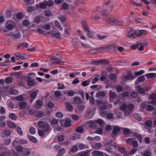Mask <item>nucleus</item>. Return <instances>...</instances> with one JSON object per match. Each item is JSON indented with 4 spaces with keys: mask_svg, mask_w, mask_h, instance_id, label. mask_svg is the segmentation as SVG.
Here are the masks:
<instances>
[{
    "mask_svg": "<svg viewBox=\"0 0 156 156\" xmlns=\"http://www.w3.org/2000/svg\"><path fill=\"white\" fill-rule=\"evenodd\" d=\"M37 126L42 130L38 131L39 135L42 137H44V133L48 135L52 130L50 125L47 122H44L42 121H39L37 122Z\"/></svg>",
    "mask_w": 156,
    "mask_h": 156,
    "instance_id": "nucleus-1",
    "label": "nucleus"
},
{
    "mask_svg": "<svg viewBox=\"0 0 156 156\" xmlns=\"http://www.w3.org/2000/svg\"><path fill=\"white\" fill-rule=\"evenodd\" d=\"M109 62L108 60L101 59L98 60H93L90 62V64L94 66L107 64Z\"/></svg>",
    "mask_w": 156,
    "mask_h": 156,
    "instance_id": "nucleus-2",
    "label": "nucleus"
},
{
    "mask_svg": "<svg viewBox=\"0 0 156 156\" xmlns=\"http://www.w3.org/2000/svg\"><path fill=\"white\" fill-rule=\"evenodd\" d=\"M49 62L51 65H55L59 64L60 63H63V61L59 58H55V56H54L50 59Z\"/></svg>",
    "mask_w": 156,
    "mask_h": 156,
    "instance_id": "nucleus-3",
    "label": "nucleus"
},
{
    "mask_svg": "<svg viewBox=\"0 0 156 156\" xmlns=\"http://www.w3.org/2000/svg\"><path fill=\"white\" fill-rule=\"evenodd\" d=\"M104 50L103 47L100 48H95L89 51V52L91 54L94 55Z\"/></svg>",
    "mask_w": 156,
    "mask_h": 156,
    "instance_id": "nucleus-4",
    "label": "nucleus"
},
{
    "mask_svg": "<svg viewBox=\"0 0 156 156\" xmlns=\"http://www.w3.org/2000/svg\"><path fill=\"white\" fill-rule=\"evenodd\" d=\"M120 132V128L116 126H113L112 132V133L113 136H116Z\"/></svg>",
    "mask_w": 156,
    "mask_h": 156,
    "instance_id": "nucleus-5",
    "label": "nucleus"
},
{
    "mask_svg": "<svg viewBox=\"0 0 156 156\" xmlns=\"http://www.w3.org/2000/svg\"><path fill=\"white\" fill-rule=\"evenodd\" d=\"M9 35L14 39H20L21 38V34L20 32H18L17 34H13L12 32H11Z\"/></svg>",
    "mask_w": 156,
    "mask_h": 156,
    "instance_id": "nucleus-6",
    "label": "nucleus"
},
{
    "mask_svg": "<svg viewBox=\"0 0 156 156\" xmlns=\"http://www.w3.org/2000/svg\"><path fill=\"white\" fill-rule=\"evenodd\" d=\"M133 30H134L132 28H131L130 30H129L128 34V36L129 38L135 37L136 36L135 31Z\"/></svg>",
    "mask_w": 156,
    "mask_h": 156,
    "instance_id": "nucleus-7",
    "label": "nucleus"
},
{
    "mask_svg": "<svg viewBox=\"0 0 156 156\" xmlns=\"http://www.w3.org/2000/svg\"><path fill=\"white\" fill-rule=\"evenodd\" d=\"M116 19L115 18L111 17L105 20V21L106 23L109 24H115Z\"/></svg>",
    "mask_w": 156,
    "mask_h": 156,
    "instance_id": "nucleus-8",
    "label": "nucleus"
},
{
    "mask_svg": "<svg viewBox=\"0 0 156 156\" xmlns=\"http://www.w3.org/2000/svg\"><path fill=\"white\" fill-rule=\"evenodd\" d=\"M92 154L94 156H103L104 153L102 152L96 150L92 152Z\"/></svg>",
    "mask_w": 156,
    "mask_h": 156,
    "instance_id": "nucleus-9",
    "label": "nucleus"
},
{
    "mask_svg": "<svg viewBox=\"0 0 156 156\" xmlns=\"http://www.w3.org/2000/svg\"><path fill=\"white\" fill-rule=\"evenodd\" d=\"M63 123L65 126L66 127H69L71 125L70 119H69L68 120H66L65 121H61L60 122L61 125H63Z\"/></svg>",
    "mask_w": 156,
    "mask_h": 156,
    "instance_id": "nucleus-10",
    "label": "nucleus"
},
{
    "mask_svg": "<svg viewBox=\"0 0 156 156\" xmlns=\"http://www.w3.org/2000/svg\"><path fill=\"white\" fill-rule=\"evenodd\" d=\"M50 122L52 126L54 128H55L58 125V121L57 119H53L50 120Z\"/></svg>",
    "mask_w": 156,
    "mask_h": 156,
    "instance_id": "nucleus-11",
    "label": "nucleus"
},
{
    "mask_svg": "<svg viewBox=\"0 0 156 156\" xmlns=\"http://www.w3.org/2000/svg\"><path fill=\"white\" fill-rule=\"evenodd\" d=\"M112 7H111L110 9H108L105 10H103L101 12V13L103 16H106L112 10Z\"/></svg>",
    "mask_w": 156,
    "mask_h": 156,
    "instance_id": "nucleus-12",
    "label": "nucleus"
},
{
    "mask_svg": "<svg viewBox=\"0 0 156 156\" xmlns=\"http://www.w3.org/2000/svg\"><path fill=\"white\" fill-rule=\"evenodd\" d=\"M65 104L66 108L69 111L71 112L73 110V107L70 102L66 101Z\"/></svg>",
    "mask_w": 156,
    "mask_h": 156,
    "instance_id": "nucleus-13",
    "label": "nucleus"
},
{
    "mask_svg": "<svg viewBox=\"0 0 156 156\" xmlns=\"http://www.w3.org/2000/svg\"><path fill=\"white\" fill-rule=\"evenodd\" d=\"M93 115V112L90 109L87 110L86 114V117L88 119L91 118Z\"/></svg>",
    "mask_w": 156,
    "mask_h": 156,
    "instance_id": "nucleus-14",
    "label": "nucleus"
},
{
    "mask_svg": "<svg viewBox=\"0 0 156 156\" xmlns=\"http://www.w3.org/2000/svg\"><path fill=\"white\" fill-rule=\"evenodd\" d=\"M52 36L57 39H59L60 37V33L58 31H53L51 33Z\"/></svg>",
    "mask_w": 156,
    "mask_h": 156,
    "instance_id": "nucleus-15",
    "label": "nucleus"
},
{
    "mask_svg": "<svg viewBox=\"0 0 156 156\" xmlns=\"http://www.w3.org/2000/svg\"><path fill=\"white\" fill-rule=\"evenodd\" d=\"M36 117L37 118H41L45 116L44 113L41 111H39L35 113Z\"/></svg>",
    "mask_w": 156,
    "mask_h": 156,
    "instance_id": "nucleus-16",
    "label": "nucleus"
},
{
    "mask_svg": "<svg viewBox=\"0 0 156 156\" xmlns=\"http://www.w3.org/2000/svg\"><path fill=\"white\" fill-rule=\"evenodd\" d=\"M145 77L144 76H141L139 77L135 82V85H139L138 82H142L144 81Z\"/></svg>",
    "mask_w": 156,
    "mask_h": 156,
    "instance_id": "nucleus-17",
    "label": "nucleus"
},
{
    "mask_svg": "<svg viewBox=\"0 0 156 156\" xmlns=\"http://www.w3.org/2000/svg\"><path fill=\"white\" fill-rule=\"evenodd\" d=\"M81 24L84 30L86 31H87L90 30L89 27L86 21L84 20L82 21L81 22Z\"/></svg>",
    "mask_w": 156,
    "mask_h": 156,
    "instance_id": "nucleus-18",
    "label": "nucleus"
},
{
    "mask_svg": "<svg viewBox=\"0 0 156 156\" xmlns=\"http://www.w3.org/2000/svg\"><path fill=\"white\" fill-rule=\"evenodd\" d=\"M7 126L10 128L14 129L16 127V124L11 121L7 122Z\"/></svg>",
    "mask_w": 156,
    "mask_h": 156,
    "instance_id": "nucleus-19",
    "label": "nucleus"
},
{
    "mask_svg": "<svg viewBox=\"0 0 156 156\" xmlns=\"http://www.w3.org/2000/svg\"><path fill=\"white\" fill-rule=\"evenodd\" d=\"M147 32L144 30H137L135 31L136 36H140L143 34H146Z\"/></svg>",
    "mask_w": 156,
    "mask_h": 156,
    "instance_id": "nucleus-20",
    "label": "nucleus"
},
{
    "mask_svg": "<svg viewBox=\"0 0 156 156\" xmlns=\"http://www.w3.org/2000/svg\"><path fill=\"white\" fill-rule=\"evenodd\" d=\"M94 122L100 125L104 126L105 125V122L101 119H98L94 120Z\"/></svg>",
    "mask_w": 156,
    "mask_h": 156,
    "instance_id": "nucleus-21",
    "label": "nucleus"
},
{
    "mask_svg": "<svg viewBox=\"0 0 156 156\" xmlns=\"http://www.w3.org/2000/svg\"><path fill=\"white\" fill-rule=\"evenodd\" d=\"M124 24V23L122 20L121 19L117 20L116 19L115 24V25L123 26Z\"/></svg>",
    "mask_w": 156,
    "mask_h": 156,
    "instance_id": "nucleus-22",
    "label": "nucleus"
},
{
    "mask_svg": "<svg viewBox=\"0 0 156 156\" xmlns=\"http://www.w3.org/2000/svg\"><path fill=\"white\" fill-rule=\"evenodd\" d=\"M117 47V46L115 44H111L108 45L107 48L110 50L113 51L115 50Z\"/></svg>",
    "mask_w": 156,
    "mask_h": 156,
    "instance_id": "nucleus-23",
    "label": "nucleus"
},
{
    "mask_svg": "<svg viewBox=\"0 0 156 156\" xmlns=\"http://www.w3.org/2000/svg\"><path fill=\"white\" fill-rule=\"evenodd\" d=\"M54 24L59 30H62V28L61 27L59 22L58 21L55 20L54 22Z\"/></svg>",
    "mask_w": 156,
    "mask_h": 156,
    "instance_id": "nucleus-24",
    "label": "nucleus"
},
{
    "mask_svg": "<svg viewBox=\"0 0 156 156\" xmlns=\"http://www.w3.org/2000/svg\"><path fill=\"white\" fill-rule=\"evenodd\" d=\"M44 2H45L47 5V6L49 7H51L54 4V2L51 0H49L48 1H44Z\"/></svg>",
    "mask_w": 156,
    "mask_h": 156,
    "instance_id": "nucleus-25",
    "label": "nucleus"
},
{
    "mask_svg": "<svg viewBox=\"0 0 156 156\" xmlns=\"http://www.w3.org/2000/svg\"><path fill=\"white\" fill-rule=\"evenodd\" d=\"M9 117L10 119L13 120H15L17 119V116L16 115L12 113L9 114Z\"/></svg>",
    "mask_w": 156,
    "mask_h": 156,
    "instance_id": "nucleus-26",
    "label": "nucleus"
},
{
    "mask_svg": "<svg viewBox=\"0 0 156 156\" xmlns=\"http://www.w3.org/2000/svg\"><path fill=\"white\" fill-rule=\"evenodd\" d=\"M105 95V94L103 91H100L97 93L96 94L97 97L100 98L104 97Z\"/></svg>",
    "mask_w": 156,
    "mask_h": 156,
    "instance_id": "nucleus-27",
    "label": "nucleus"
},
{
    "mask_svg": "<svg viewBox=\"0 0 156 156\" xmlns=\"http://www.w3.org/2000/svg\"><path fill=\"white\" fill-rule=\"evenodd\" d=\"M41 17L40 16H37L35 17L34 20V22L37 24L41 22Z\"/></svg>",
    "mask_w": 156,
    "mask_h": 156,
    "instance_id": "nucleus-28",
    "label": "nucleus"
},
{
    "mask_svg": "<svg viewBox=\"0 0 156 156\" xmlns=\"http://www.w3.org/2000/svg\"><path fill=\"white\" fill-rule=\"evenodd\" d=\"M86 107L83 105L79 104L77 105V109L79 111H81L85 110Z\"/></svg>",
    "mask_w": 156,
    "mask_h": 156,
    "instance_id": "nucleus-29",
    "label": "nucleus"
},
{
    "mask_svg": "<svg viewBox=\"0 0 156 156\" xmlns=\"http://www.w3.org/2000/svg\"><path fill=\"white\" fill-rule=\"evenodd\" d=\"M30 149H26L22 153L23 156H28L30 154Z\"/></svg>",
    "mask_w": 156,
    "mask_h": 156,
    "instance_id": "nucleus-30",
    "label": "nucleus"
},
{
    "mask_svg": "<svg viewBox=\"0 0 156 156\" xmlns=\"http://www.w3.org/2000/svg\"><path fill=\"white\" fill-rule=\"evenodd\" d=\"M136 87H137V91L140 94H143L145 91V90L144 89L140 87L139 86H137Z\"/></svg>",
    "mask_w": 156,
    "mask_h": 156,
    "instance_id": "nucleus-31",
    "label": "nucleus"
},
{
    "mask_svg": "<svg viewBox=\"0 0 156 156\" xmlns=\"http://www.w3.org/2000/svg\"><path fill=\"white\" fill-rule=\"evenodd\" d=\"M134 135L135 137H137L139 142H142V136L141 135L137 133H135L134 134Z\"/></svg>",
    "mask_w": 156,
    "mask_h": 156,
    "instance_id": "nucleus-32",
    "label": "nucleus"
},
{
    "mask_svg": "<svg viewBox=\"0 0 156 156\" xmlns=\"http://www.w3.org/2000/svg\"><path fill=\"white\" fill-rule=\"evenodd\" d=\"M16 56L22 59H25L27 58V55L24 54L22 55L20 53H17L16 55Z\"/></svg>",
    "mask_w": 156,
    "mask_h": 156,
    "instance_id": "nucleus-33",
    "label": "nucleus"
},
{
    "mask_svg": "<svg viewBox=\"0 0 156 156\" xmlns=\"http://www.w3.org/2000/svg\"><path fill=\"white\" fill-rule=\"evenodd\" d=\"M15 128L17 133L20 136H22L23 135V133L21 129L18 126H16Z\"/></svg>",
    "mask_w": 156,
    "mask_h": 156,
    "instance_id": "nucleus-34",
    "label": "nucleus"
},
{
    "mask_svg": "<svg viewBox=\"0 0 156 156\" xmlns=\"http://www.w3.org/2000/svg\"><path fill=\"white\" fill-rule=\"evenodd\" d=\"M28 138L30 141L34 143H36L37 142V140L33 136H29Z\"/></svg>",
    "mask_w": 156,
    "mask_h": 156,
    "instance_id": "nucleus-35",
    "label": "nucleus"
},
{
    "mask_svg": "<svg viewBox=\"0 0 156 156\" xmlns=\"http://www.w3.org/2000/svg\"><path fill=\"white\" fill-rule=\"evenodd\" d=\"M109 97L112 98H115L116 97V94L115 92L111 91H109Z\"/></svg>",
    "mask_w": 156,
    "mask_h": 156,
    "instance_id": "nucleus-36",
    "label": "nucleus"
},
{
    "mask_svg": "<svg viewBox=\"0 0 156 156\" xmlns=\"http://www.w3.org/2000/svg\"><path fill=\"white\" fill-rule=\"evenodd\" d=\"M133 116L135 119L139 121H140L142 119V118L140 116V115L138 113H135L133 114Z\"/></svg>",
    "mask_w": 156,
    "mask_h": 156,
    "instance_id": "nucleus-37",
    "label": "nucleus"
},
{
    "mask_svg": "<svg viewBox=\"0 0 156 156\" xmlns=\"http://www.w3.org/2000/svg\"><path fill=\"white\" fill-rule=\"evenodd\" d=\"M126 105L123 104L120 107V109L125 113H126Z\"/></svg>",
    "mask_w": 156,
    "mask_h": 156,
    "instance_id": "nucleus-38",
    "label": "nucleus"
},
{
    "mask_svg": "<svg viewBox=\"0 0 156 156\" xmlns=\"http://www.w3.org/2000/svg\"><path fill=\"white\" fill-rule=\"evenodd\" d=\"M37 90H35L31 93L30 96L32 99L35 98L37 96Z\"/></svg>",
    "mask_w": 156,
    "mask_h": 156,
    "instance_id": "nucleus-39",
    "label": "nucleus"
},
{
    "mask_svg": "<svg viewBox=\"0 0 156 156\" xmlns=\"http://www.w3.org/2000/svg\"><path fill=\"white\" fill-rule=\"evenodd\" d=\"M9 93L11 95H16L18 94L19 91L17 90L12 89L9 90Z\"/></svg>",
    "mask_w": 156,
    "mask_h": 156,
    "instance_id": "nucleus-40",
    "label": "nucleus"
},
{
    "mask_svg": "<svg viewBox=\"0 0 156 156\" xmlns=\"http://www.w3.org/2000/svg\"><path fill=\"white\" fill-rule=\"evenodd\" d=\"M65 150L64 148L61 149L57 155V156H62L65 153Z\"/></svg>",
    "mask_w": 156,
    "mask_h": 156,
    "instance_id": "nucleus-41",
    "label": "nucleus"
},
{
    "mask_svg": "<svg viewBox=\"0 0 156 156\" xmlns=\"http://www.w3.org/2000/svg\"><path fill=\"white\" fill-rule=\"evenodd\" d=\"M57 85L58 86V87L57 88V89H58L63 90L65 89V87L63 83H58Z\"/></svg>",
    "mask_w": 156,
    "mask_h": 156,
    "instance_id": "nucleus-42",
    "label": "nucleus"
},
{
    "mask_svg": "<svg viewBox=\"0 0 156 156\" xmlns=\"http://www.w3.org/2000/svg\"><path fill=\"white\" fill-rule=\"evenodd\" d=\"M90 83L89 79L83 81L82 83V85L84 87H86L89 85Z\"/></svg>",
    "mask_w": 156,
    "mask_h": 156,
    "instance_id": "nucleus-43",
    "label": "nucleus"
},
{
    "mask_svg": "<svg viewBox=\"0 0 156 156\" xmlns=\"http://www.w3.org/2000/svg\"><path fill=\"white\" fill-rule=\"evenodd\" d=\"M74 101L77 104H79L81 102V98L79 97H76L74 98Z\"/></svg>",
    "mask_w": 156,
    "mask_h": 156,
    "instance_id": "nucleus-44",
    "label": "nucleus"
},
{
    "mask_svg": "<svg viewBox=\"0 0 156 156\" xmlns=\"http://www.w3.org/2000/svg\"><path fill=\"white\" fill-rule=\"evenodd\" d=\"M79 147L80 149V150H82L83 149L88 148V147L87 145L82 143L79 144Z\"/></svg>",
    "mask_w": 156,
    "mask_h": 156,
    "instance_id": "nucleus-45",
    "label": "nucleus"
},
{
    "mask_svg": "<svg viewBox=\"0 0 156 156\" xmlns=\"http://www.w3.org/2000/svg\"><path fill=\"white\" fill-rule=\"evenodd\" d=\"M36 132V129L35 128L33 127H31L29 129V132L32 135L34 134Z\"/></svg>",
    "mask_w": 156,
    "mask_h": 156,
    "instance_id": "nucleus-46",
    "label": "nucleus"
},
{
    "mask_svg": "<svg viewBox=\"0 0 156 156\" xmlns=\"http://www.w3.org/2000/svg\"><path fill=\"white\" fill-rule=\"evenodd\" d=\"M67 94L68 96L72 97L75 94V92L73 90H70L68 91Z\"/></svg>",
    "mask_w": 156,
    "mask_h": 156,
    "instance_id": "nucleus-47",
    "label": "nucleus"
},
{
    "mask_svg": "<svg viewBox=\"0 0 156 156\" xmlns=\"http://www.w3.org/2000/svg\"><path fill=\"white\" fill-rule=\"evenodd\" d=\"M130 130L128 128H124L123 129V133L125 135H128L130 133Z\"/></svg>",
    "mask_w": 156,
    "mask_h": 156,
    "instance_id": "nucleus-48",
    "label": "nucleus"
},
{
    "mask_svg": "<svg viewBox=\"0 0 156 156\" xmlns=\"http://www.w3.org/2000/svg\"><path fill=\"white\" fill-rule=\"evenodd\" d=\"M86 32H87V36L89 38H91L93 37V33L90 30L87 31Z\"/></svg>",
    "mask_w": 156,
    "mask_h": 156,
    "instance_id": "nucleus-49",
    "label": "nucleus"
},
{
    "mask_svg": "<svg viewBox=\"0 0 156 156\" xmlns=\"http://www.w3.org/2000/svg\"><path fill=\"white\" fill-rule=\"evenodd\" d=\"M102 147V144L100 143H96L94 145V147L96 149H98Z\"/></svg>",
    "mask_w": 156,
    "mask_h": 156,
    "instance_id": "nucleus-50",
    "label": "nucleus"
},
{
    "mask_svg": "<svg viewBox=\"0 0 156 156\" xmlns=\"http://www.w3.org/2000/svg\"><path fill=\"white\" fill-rule=\"evenodd\" d=\"M113 143V140L110 139L109 140H106L105 143V145H109L112 144Z\"/></svg>",
    "mask_w": 156,
    "mask_h": 156,
    "instance_id": "nucleus-51",
    "label": "nucleus"
},
{
    "mask_svg": "<svg viewBox=\"0 0 156 156\" xmlns=\"http://www.w3.org/2000/svg\"><path fill=\"white\" fill-rule=\"evenodd\" d=\"M27 105V104L24 102H20L19 104V106L21 109L25 108Z\"/></svg>",
    "mask_w": 156,
    "mask_h": 156,
    "instance_id": "nucleus-52",
    "label": "nucleus"
},
{
    "mask_svg": "<svg viewBox=\"0 0 156 156\" xmlns=\"http://www.w3.org/2000/svg\"><path fill=\"white\" fill-rule=\"evenodd\" d=\"M44 14L46 16H51L52 14V12L49 10L45 11L44 12Z\"/></svg>",
    "mask_w": 156,
    "mask_h": 156,
    "instance_id": "nucleus-53",
    "label": "nucleus"
},
{
    "mask_svg": "<svg viewBox=\"0 0 156 156\" xmlns=\"http://www.w3.org/2000/svg\"><path fill=\"white\" fill-rule=\"evenodd\" d=\"M146 109L147 111H151L153 110L154 107L151 105H148L147 106Z\"/></svg>",
    "mask_w": 156,
    "mask_h": 156,
    "instance_id": "nucleus-54",
    "label": "nucleus"
},
{
    "mask_svg": "<svg viewBox=\"0 0 156 156\" xmlns=\"http://www.w3.org/2000/svg\"><path fill=\"white\" fill-rule=\"evenodd\" d=\"M6 28L7 30L10 31L13 29V26L11 24H8L6 26Z\"/></svg>",
    "mask_w": 156,
    "mask_h": 156,
    "instance_id": "nucleus-55",
    "label": "nucleus"
},
{
    "mask_svg": "<svg viewBox=\"0 0 156 156\" xmlns=\"http://www.w3.org/2000/svg\"><path fill=\"white\" fill-rule=\"evenodd\" d=\"M64 139V136L63 135H59L58 136V141L62 142Z\"/></svg>",
    "mask_w": 156,
    "mask_h": 156,
    "instance_id": "nucleus-56",
    "label": "nucleus"
},
{
    "mask_svg": "<svg viewBox=\"0 0 156 156\" xmlns=\"http://www.w3.org/2000/svg\"><path fill=\"white\" fill-rule=\"evenodd\" d=\"M69 7V4H68L65 3L62 5V8L64 9H67Z\"/></svg>",
    "mask_w": 156,
    "mask_h": 156,
    "instance_id": "nucleus-57",
    "label": "nucleus"
},
{
    "mask_svg": "<svg viewBox=\"0 0 156 156\" xmlns=\"http://www.w3.org/2000/svg\"><path fill=\"white\" fill-rule=\"evenodd\" d=\"M127 77L128 80H133L136 77V76H134L133 75L129 74Z\"/></svg>",
    "mask_w": 156,
    "mask_h": 156,
    "instance_id": "nucleus-58",
    "label": "nucleus"
},
{
    "mask_svg": "<svg viewBox=\"0 0 156 156\" xmlns=\"http://www.w3.org/2000/svg\"><path fill=\"white\" fill-rule=\"evenodd\" d=\"M27 84L30 86L33 85L34 84V82L32 79H29L27 81Z\"/></svg>",
    "mask_w": 156,
    "mask_h": 156,
    "instance_id": "nucleus-59",
    "label": "nucleus"
},
{
    "mask_svg": "<svg viewBox=\"0 0 156 156\" xmlns=\"http://www.w3.org/2000/svg\"><path fill=\"white\" fill-rule=\"evenodd\" d=\"M39 7L41 9H43L47 7V5L44 2H42L40 3Z\"/></svg>",
    "mask_w": 156,
    "mask_h": 156,
    "instance_id": "nucleus-60",
    "label": "nucleus"
},
{
    "mask_svg": "<svg viewBox=\"0 0 156 156\" xmlns=\"http://www.w3.org/2000/svg\"><path fill=\"white\" fill-rule=\"evenodd\" d=\"M83 130V128L81 126H79L76 129V132L79 133H81Z\"/></svg>",
    "mask_w": 156,
    "mask_h": 156,
    "instance_id": "nucleus-61",
    "label": "nucleus"
},
{
    "mask_svg": "<svg viewBox=\"0 0 156 156\" xmlns=\"http://www.w3.org/2000/svg\"><path fill=\"white\" fill-rule=\"evenodd\" d=\"M131 96L133 98H136L138 96V93L136 91H134L131 93Z\"/></svg>",
    "mask_w": 156,
    "mask_h": 156,
    "instance_id": "nucleus-62",
    "label": "nucleus"
},
{
    "mask_svg": "<svg viewBox=\"0 0 156 156\" xmlns=\"http://www.w3.org/2000/svg\"><path fill=\"white\" fill-rule=\"evenodd\" d=\"M144 73V71L143 70H141L138 72H135L134 74L136 75L135 76H138L141 74H143Z\"/></svg>",
    "mask_w": 156,
    "mask_h": 156,
    "instance_id": "nucleus-63",
    "label": "nucleus"
},
{
    "mask_svg": "<svg viewBox=\"0 0 156 156\" xmlns=\"http://www.w3.org/2000/svg\"><path fill=\"white\" fill-rule=\"evenodd\" d=\"M132 144L133 147L134 148L137 147L138 145V142L136 141L133 140L132 143Z\"/></svg>",
    "mask_w": 156,
    "mask_h": 156,
    "instance_id": "nucleus-64",
    "label": "nucleus"
}]
</instances>
